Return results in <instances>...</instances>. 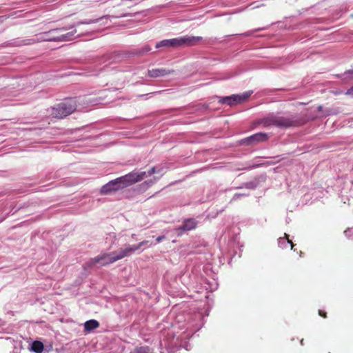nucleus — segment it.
<instances>
[{
  "label": "nucleus",
  "instance_id": "nucleus-24",
  "mask_svg": "<svg viewBox=\"0 0 353 353\" xmlns=\"http://www.w3.org/2000/svg\"><path fill=\"white\" fill-rule=\"evenodd\" d=\"M153 182L152 181H150L148 183L152 184Z\"/></svg>",
  "mask_w": 353,
  "mask_h": 353
},
{
  "label": "nucleus",
  "instance_id": "nucleus-21",
  "mask_svg": "<svg viewBox=\"0 0 353 353\" xmlns=\"http://www.w3.org/2000/svg\"><path fill=\"white\" fill-rule=\"evenodd\" d=\"M319 314L320 316H323V317H326V314L325 312L321 311V310H319Z\"/></svg>",
  "mask_w": 353,
  "mask_h": 353
},
{
  "label": "nucleus",
  "instance_id": "nucleus-8",
  "mask_svg": "<svg viewBox=\"0 0 353 353\" xmlns=\"http://www.w3.org/2000/svg\"><path fill=\"white\" fill-rule=\"evenodd\" d=\"M137 250L134 245L126 244L125 246L115 252L117 260H121L125 257L130 256Z\"/></svg>",
  "mask_w": 353,
  "mask_h": 353
},
{
  "label": "nucleus",
  "instance_id": "nucleus-16",
  "mask_svg": "<svg viewBox=\"0 0 353 353\" xmlns=\"http://www.w3.org/2000/svg\"><path fill=\"white\" fill-rule=\"evenodd\" d=\"M149 241H143L140 242L139 244L134 245L137 250H140L143 246H150L152 243H149Z\"/></svg>",
  "mask_w": 353,
  "mask_h": 353
},
{
  "label": "nucleus",
  "instance_id": "nucleus-17",
  "mask_svg": "<svg viewBox=\"0 0 353 353\" xmlns=\"http://www.w3.org/2000/svg\"><path fill=\"white\" fill-rule=\"evenodd\" d=\"M99 21V19H94V20H89V21H82V22H79L77 26L79 25V24H90V23H97V21Z\"/></svg>",
  "mask_w": 353,
  "mask_h": 353
},
{
  "label": "nucleus",
  "instance_id": "nucleus-22",
  "mask_svg": "<svg viewBox=\"0 0 353 353\" xmlns=\"http://www.w3.org/2000/svg\"><path fill=\"white\" fill-rule=\"evenodd\" d=\"M353 74V70H347L345 72V74Z\"/></svg>",
  "mask_w": 353,
  "mask_h": 353
},
{
  "label": "nucleus",
  "instance_id": "nucleus-23",
  "mask_svg": "<svg viewBox=\"0 0 353 353\" xmlns=\"http://www.w3.org/2000/svg\"><path fill=\"white\" fill-rule=\"evenodd\" d=\"M301 345H303V339H302V340L301 341Z\"/></svg>",
  "mask_w": 353,
  "mask_h": 353
},
{
  "label": "nucleus",
  "instance_id": "nucleus-14",
  "mask_svg": "<svg viewBox=\"0 0 353 353\" xmlns=\"http://www.w3.org/2000/svg\"><path fill=\"white\" fill-rule=\"evenodd\" d=\"M278 244L281 248L287 247L288 244L291 245L292 248H293L292 242L288 239V235L287 234H285V238H279L278 239Z\"/></svg>",
  "mask_w": 353,
  "mask_h": 353
},
{
  "label": "nucleus",
  "instance_id": "nucleus-15",
  "mask_svg": "<svg viewBox=\"0 0 353 353\" xmlns=\"http://www.w3.org/2000/svg\"><path fill=\"white\" fill-rule=\"evenodd\" d=\"M150 350L148 347H141L134 349L130 353H150Z\"/></svg>",
  "mask_w": 353,
  "mask_h": 353
},
{
  "label": "nucleus",
  "instance_id": "nucleus-4",
  "mask_svg": "<svg viewBox=\"0 0 353 353\" xmlns=\"http://www.w3.org/2000/svg\"><path fill=\"white\" fill-rule=\"evenodd\" d=\"M202 37L194 36H185L179 38L165 39L157 43L156 48L161 47H178L182 46H192L201 41Z\"/></svg>",
  "mask_w": 353,
  "mask_h": 353
},
{
  "label": "nucleus",
  "instance_id": "nucleus-3",
  "mask_svg": "<svg viewBox=\"0 0 353 353\" xmlns=\"http://www.w3.org/2000/svg\"><path fill=\"white\" fill-rule=\"evenodd\" d=\"M257 123L264 127L275 126L283 128L294 125L295 121L290 117L272 113L263 119H259Z\"/></svg>",
  "mask_w": 353,
  "mask_h": 353
},
{
  "label": "nucleus",
  "instance_id": "nucleus-9",
  "mask_svg": "<svg viewBox=\"0 0 353 353\" xmlns=\"http://www.w3.org/2000/svg\"><path fill=\"white\" fill-rule=\"evenodd\" d=\"M268 139V135L266 133L259 132L254 134L247 139H244L243 141L244 143L247 145L254 144L259 142H263L267 141Z\"/></svg>",
  "mask_w": 353,
  "mask_h": 353
},
{
  "label": "nucleus",
  "instance_id": "nucleus-12",
  "mask_svg": "<svg viewBox=\"0 0 353 353\" xmlns=\"http://www.w3.org/2000/svg\"><path fill=\"white\" fill-rule=\"evenodd\" d=\"M99 323L97 320H89L84 323V329L86 332H91L93 330L99 327Z\"/></svg>",
  "mask_w": 353,
  "mask_h": 353
},
{
  "label": "nucleus",
  "instance_id": "nucleus-7",
  "mask_svg": "<svg viewBox=\"0 0 353 353\" xmlns=\"http://www.w3.org/2000/svg\"><path fill=\"white\" fill-rule=\"evenodd\" d=\"M251 94L252 92L248 91L241 94H233L230 97H223L220 99L219 101L221 102L222 103H225L229 105H233L245 101L250 97Z\"/></svg>",
  "mask_w": 353,
  "mask_h": 353
},
{
  "label": "nucleus",
  "instance_id": "nucleus-1",
  "mask_svg": "<svg viewBox=\"0 0 353 353\" xmlns=\"http://www.w3.org/2000/svg\"><path fill=\"white\" fill-rule=\"evenodd\" d=\"M160 172L161 170H157L156 167L151 168L148 172H132L123 176L110 181V182L104 185L101 189V194H107L112 191H116L119 189H122L133 183L139 182L145 177L150 176L153 174L159 173Z\"/></svg>",
  "mask_w": 353,
  "mask_h": 353
},
{
  "label": "nucleus",
  "instance_id": "nucleus-13",
  "mask_svg": "<svg viewBox=\"0 0 353 353\" xmlns=\"http://www.w3.org/2000/svg\"><path fill=\"white\" fill-rule=\"evenodd\" d=\"M43 347V344L41 342L35 341L32 343L30 350L36 353H41Z\"/></svg>",
  "mask_w": 353,
  "mask_h": 353
},
{
  "label": "nucleus",
  "instance_id": "nucleus-2",
  "mask_svg": "<svg viewBox=\"0 0 353 353\" xmlns=\"http://www.w3.org/2000/svg\"><path fill=\"white\" fill-rule=\"evenodd\" d=\"M76 25H72L70 28H72ZM69 28H61L50 30L48 32H43L37 36V38L29 39L22 41V43L19 45H30L37 42L41 41H67L74 39V35L76 34V30L62 34L63 31L68 30Z\"/></svg>",
  "mask_w": 353,
  "mask_h": 353
},
{
  "label": "nucleus",
  "instance_id": "nucleus-19",
  "mask_svg": "<svg viewBox=\"0 0 353 353\" xmlns=\"http://www.w3.org/2000/svg\"><path fill=\"white\" fill-rule=\"evenodd\" d=\"M347 95H352L353 96V86L348 89L347 92H345Z\"/></svg>",
  "mask_w": 353,
  "mask_h": 353
},
{
  "label": "nucleus",
  "instance_id": "nucleus-11",
  "mask_svg": "<svg viewBox=\"0 0 353 353\" xmlns=\"http://www.w3.org/2000/svg\"><path fill=\"white\" fill-rule=\"evenodd\" d=\"M197 225L196 221L194 219H188L183 221L181 226L178 228L177 231H189L196 228Z\"/></svg>",
  "mask_w": 353,
  "mask_h": 353
},
{
  "label": "nucleus",
  "instance_id": "nucleus-6",
  "mask_svg": "<svg viewBox=\"0 0 353 353\" xmlns=\"http://www.w3.org/2000/svg\"><path fill=\"white\" fill-rule=\"evenodd\" d=\"M117 261L115 252H113L110 253H103L94 258L90 259L85 265L88 267H92L96 264L103 266L113 263Z\"/></svg>",
  "mask_w": 353,
  "mask_h": 353
},
{
  "label": "nucleus",
  "instance_id": "nucleus-18",
  "mask_svg": "<svg viewBox=\"0 0 353 353\" xmlns=\"http://www.w3.org/2000/svg\"><path fill=\"white\" fill-rule=\"evenodd\" d=\"M165 239V236H164V235L159 236H158V237L156 239L157 243H160V242H161L163 240H164Z\"/></svg>",
  "mask_w": 353,
  "mask_h": 353
},
{
  "label": "nucleus",
  "instance_id": "nucleus-10",
  "mask_svg": "<svg viewBox=\"0 0 353 353\" xmlns=\"http://www.w3.org/2000/svg\"><path fill=\"white\" fill-rule=\"evenodd\" d=\"M174 72L173 70L165 68H156L148 71V76L152 78L162 77Z\"/></svg>",
  "mask_w": 353,
  "mask_h": 353
},
{
  "label": "nucleus",
  "instance_id": "nucleus-5",
  "mask_svg": "<svg viewBox=\"0 0 353 353\" xmlns=\"http://www.w3.org/2000/svg\"><path fill=\"white\" fill-rule=\"evenodd\" d=\"M77 103L74 99H69L52 108V114L54 117L62 119L74 112Z\"/></svg>",
  "mask_w": 353,
  "mask_h": 353
},
{
  "label": "nucleus",
  "instance_id": "nucleus-20",
  "mask_svg": "<svg viewBox=\"0 0 353 353\" xmlns=\"http://www.w3.org/2000/svg\"><path fill=\"white\" fill-rule=\"evenodd\" d=\"M241 196H245V194H235L233 196V200H235V199H237L238 198H239Z\"/></svg>",
  "mask_w": 353,
  "mask_h": 353
}]
</instances>
